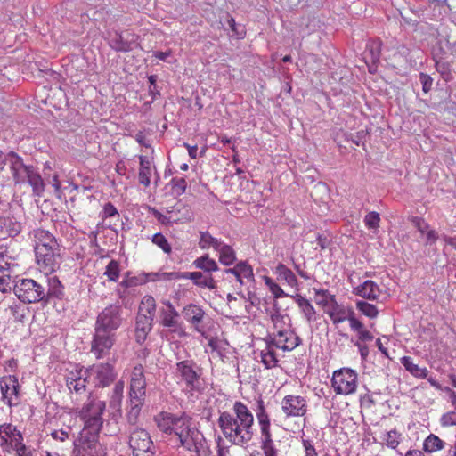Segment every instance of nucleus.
Returning <instances> with one entry per match:
<instances>
[{
  "mask_svg": "<svg viewBox=\"0 0 456 456\" xmlns=\"http://www.w3.org/2000/svg\"><path fill=\"white\" fill-rule=\"evenodd\" d=\"M122 322V306L118 303L109 305L98 314L91 343V352L96 359L110 354L116 341V332Z\"/></svg>",
  "mask_w": 456,
  "mask_h": 456,
  "instance_id": "nucleus-3",
  "label": "nucleus"
},
{
  "mask_svg": "<svg viewBox=\"0 0 456 456\" xmlns=\"http://www.w3.org/2000/svg\"><path fill=\"white\" fill-rule=\"evenodd\" d=\"M19 432L17 427L11 423H4L0 425V436H4L8 440H11Z\"/></svg>",
  "mask_w": 456,
  "mask_h": 456,
  "instance_id": "nucleus-58",
  "label": "nucleus"
},
{
  "mask_svg": "<svg viewBox=\"0 0 456 456\" xmlns=\"http://www.w3.org/2000/svg\"><path fill=\"white\" fill-rule=\"evenodd\" d=\"M400 362L415 378L426 379L428 375V370L426 367L421 368L415 364L411 356H403L400 359Z\"/></svg>",
  "mask_w": 456,
  "mask_h": 456,
  "instance_id": "nucleus-37",
  "label": "nucleus"
},
{
  "mask_svg": "<svg viewBox=\"0 0 456 456\" xmlns=\"http://www.w3.org/2000/svg\"><path fill=\"white\" fill-rule=\"evenodd\" d=\"M325 314H328L335 326L345 321H348L352 331L358 330L363 326V323L356 317L352 307L340 305L338 301L325 309Z\"/></svg>",
  "mask_w": 456,
  "mask_h": 456,
  "instance_id": "nucleus-13",
  "label": "nucleus"
},
{
  "mask_svg": "<svg viewBox=\"0 0 456 456\" xmlns=\"http://www.w3.org/2000/svg\"><path fill=\"white\" fill-rule=\"evenodd\" d=\"M423 236H425V246H433L439 239H441L438 232L431 228L428 229Z\"/></svg>",
  "mask_w": 456,
  "mask_h": 456,
  "instance_id": "nucleus-63",
  "label": "nucleus"
},
{
  "mask_svg": "<svg viewBox=\"0 0 456 456\" xmlns=\"http://www.w3.org/2000/svg\"><path fill=\"white\" fill-rule=\"evenodd\" d=\"M81 421L83 422L84 427L79 433V436L99 437L100 431L103 424V418H93L82 419Z\"/></svg>",
  "mask_w": 456,
  "mask_h": 456,
  "instance_id": "nucleus-32",
  "label": "nucleus"
},
{
  "mask_svg": "<svg viewBox=\"0 0 456 456\" xmlns=\"http://www.w3.org/2000/svg\"><path fill=\"white\" fill-rule=\"evenodd\" d=\"M151 241L167 254L172 251L171 245L161 232L155 233L152 236Z\"/></svg>",
  "mask_w": 456,
  "mask_h": 456,
  "instance_id": "nucleus-54",
  "label": "nucleus"
},
{
  "mask_svg": "<svg viewBox=\"0 0 456 456\" xmlns=\"http://www.w3.org/2000/svg\"><path fill=\"white\" fill-rule=\"evenodd\" d=\"M100 215L102 219H107L115 216H119L117 208L111 202L104 204Z\"/></svg>",
  "mask_w": 456,
  "mask_h": 456,
  "instance_id": "nucleus-62",
  "label": "nucleus"
},
{
  "mask_svg": "<svg viewBox=\"0 0 456 456\" xmlns=\"http://www.w3.org/2000/svg\"><path fill=\"white\" fill-rule=\"evenodd\" d=\"M354 294L368 300H376L379 297L380 289L379 285L371 281L366 280L358 287L354 289Z\"/></svg>",
  "mask_w": 456,
  "mask_h": 456,
  "instance_id": "nucleus-29",
  "label": "nucleus"
},
{
  "mask_svg": "<svg viewBox=\"0 0 456 456\" xmlns=\"http://www.w3.org/2000/svg\"><path fill=\"white\" fill-rule=\"evenodd\" d=\"M445 442L439 438L436 435H428L423 442V450L426 452H435L444 449Z\"/></svg>",
  "mask_w": 456,
  "mask_h": 456,
  "instance_id": "nucleus-41",
  "label": "nucleus"
},
{
  "mask_svg": "<svg viewBox=\"0 0 456 456\" xmlns=\"http://www.w3.org/2000/svg\"><path fill=\"white\" fill-rule=\"evenodd\" d=\"M178 280H191L195 286L203 289H216V282L212 274L202 272H178Z\"/></svg>",
  "mask_w": 456,
  "mask_h": 456,
  "instance_id": "nucleus-23",
  "label": "nucleus"
},
{
  "mask_svg": "<svg viewBox=\"0 0 456 456\" xmlns=\"http://www.w3.org/2000/svg\"><path fill=\"white\" fill-rule=\"evenodd\" d=\"M255 412L260 428V436L272 434L270 417L266 411L265 402L261 397L256 401Z\"/></svg>",
  "mask_w": 456,
  "mask_h": 456,
  "instance_id": "nucleus-28",
  "label": "nucleus"
},
{
  "mask_svg": "<svg viewBox=\"0 0 456 456\" xmlns=\"http://www.w3.org/2000/svg\"><path fill=\"white\" fill-rule=\"evenodd\" d=\"M65 383L70 393L81 395L86 391L91 381L86 373V368L77 364L74 370H69L65 376Z\"/></svg>",
  "mask_w": 456,
  "mask_h": 456,
  "instance_id": "nucleus-17",
  "label": "nucleus"
},
{
  "mask_svg": "<svg viewBox=\"0 0 456 456\" xmlns=\"http://www.w3.org/2000/svg\"><path fill=\"white\" fill-rule=\"evenodd\" d=\"M381 439L388 448L396 450L401 443L402 434L394 428L385 432L382 435Z\"/></svg>",
  "mask_w": 456,
  "mask_h": 456,
  "instance_id": "nucleus-44",
  "label": "nucleus"
},
{
  "mask_svg": "<svg viewBox=\"0 0 456 456\" xmlns=\"http://www.w3.org/2000/svg\"><path fill=\"white\" fill-rule=\"evenodd\" d=\"M21 231V224L13 216H0V235L3 238L15 237Z\"/></svg>",
  "mask_w": 456,
  "mask_h": 456,
  "instance_id": "nucleus-30",
  "label": "nucleus"
},
{
  "mask_svg": "<svg viewBox=\"0 0 456 456\" xmlns=\"http://www.w3.org/2000/svg\"><path fill=\"white\" fill-rule=\"evenodd\" d=\"M105 409L106 403L104 401L95 399L90 395L86 402L84 403L77 411V416L80 420L93 418H102Z\"/></svg>",
  "mask_w": 456,
  "mask_h": 456,
  "instance_id": "nucleus-22",
  "label": "nucleus"
},
{
  "mask_svg": "<svg viewBox=\"0 0 456 456\" xmlns=\"http://www.w3.org/2000/svg\"><path fill=\"white\" fill-rule=\"evenodd\" d=\"M147 282L148 281H166L172 280H178V272H157V273H146Z\"/></svg>",
  "mask_w": 456,
  "mask_h": 456,
  "instance_id": "nucleus-52",
  "label": "nucleus"
},
{
  "mask_svg": "<svg viewBox=\"0 0 456 456\" xmlns=\"http://www.w3.org/2000/svg\"><path fill=\"white\" fill-rule=\"evenodd\" d=\"M271 320L275 329H278L279 325L281 323L285 324L286 320L290 321L289 315L281 314L278 307L273 308V313L271 314Z\"/></svg>",
  "mask_w": 456,
  "mask_h": 456,
  "instance_id": "nucleus-61",
  "label": "nucleus"
},
{
  "mask_svg": "<svg viewBox=\"0 0 456 456\" xmlns=\"http://www.w3.org/2000/svg\"><path fill=\"white\" fill-rule=\"evenodd\" d=\"M87 378L94 388H104L114 382L117 372L113 364L110 362L94 363L86 368Z\"/></svg>",
  "mask_w": 456,
  "mask_h": 456,
  "instance_id": "nucleus-10",
  "label": "nucleus"
},
{
  "mask_svg": "<svg viewBox=\"0 0 456 456\" xmlns=\"http://www.w3.org/2000/svg\"><path fill=\"white\" fill-rule=\"evenodd\" d=\"M30 234L34 240L37 263L45 273L55 272L61 265V245L48 230L37 228Z\"/></svg>",
  "mask_w": 456,
  "mask_h": 456,
  "instance_id": "nucleus-5",
  "label": "nucleus"
},
{
  "mask_svg": "<svg viewBox=\"0 0 456 456\" xmlns=\"http://www.w3.org/2000/svg\"><path fill=\"white\" fill-rule=\"evenodd\" d=\"M153 169L139 168L138 182L144 187H149L151 184V178L153 174Z\"/></svg>",
  "mask_w": 456,
  "mask_h": 456,
  "instance_id": "nucleus-60",
  "label": "nucleus"
},
{
  "mask_svg": "<svg viewBox=\"0 0 456 456\" xmlns=\"http://www.w3.org/2000/svg\"><path fill=\"white\" fill-rule=\"evenodd\" d=\"M354 332H356V338H352L351 343L357 347L361 360L365 362L370 354L369 346L365 343L373 340L374 336L364 325L362 329L354 330Z\"/></svg>",
  "mask_w": 456,
  "mask_h": 456,
  "instance_id": "nucleus-26",
  "label": "nucleus"
},
{
  "mask_svg": "<svg viewBox=\"0 0 456 456\" xmlns=\"http://www.w3.org/2000/svg\"><path fill=\"white\" fill-rule=\"evenodd\" d=\"M227 24L232 31L231 37L240 40L246 37L245 26L243 24L237 23L233 17H228Z\"/></svg>",
  "mask_w": 456,
  "mask_h": 456,
  "instance_id": "nucleus-48",
  "label": "nucleus"
},
{
  "mask_svg": "<svg viewBox=\"0 0 456 456\" xmlns=\"http://www.w3.org/2000/svg\"><path fill=\"white\" fill-rule=\"evenodd\" d=\"M224 273L234 275L240 285L244 284V279L249 282L255 281L253 268L246 260L239 261L234 267L224 269Z\"/></svg>",
  "mask_w": 456,
  "mask_h": 456,
  "instance_id": "nucleus-25",
  "label": "nucleus"
},
{
  "mask_svg": "<svg viewBox=\"0 0 456 456\" xmlns=\"http://www.w3.org/2000/svg\"><path fill=\"white\" fill-rule=\"evenodd\" d=\"M138 36L130 30H113L108 32V44L118 53H127L137 46Z\"/></svg>",
  "mask_w": 456,
  "mask_h": 456,
  "instance_id": "nucleus-15",
  "label": "nucleus"
},
{
  "mask_svg": "<svg viewBox=\"0 0 456 456\" xmlns=\"http://www.w3.org/2000/svg\"><path fill=\"white\" fill-rule=\"evenodd\" d=\"M164 306L159 307L158 322L160 326L167 329V332L176 334L178 338L186 336L183 322L177 310L169 300H163Z\"/></svg>",
  "mask_w": 456,
  "mask_h": 456,
  "instance_id": "nucleus-9",
  "label": "nucleus"
},
{
  "mask_svg": "<svg viewBox=\"0 0 456 456\" xmlns=\"http://www.w3.org/2000/svg\"><path fill=\"white\" fill-rule=\"evenodd\" d=\"M184 319L193 327L194 330L204 334L206 327L203 325V319L206 315L203 308L196 304H188L183 308Z\"/></svg>",
  "mask_w": 456,
  "mask_h": 456,
  "instance_id": "nucleus-21",
  "label": "nucleus"
},
{
  "mask_svg": "<svg viewBox=\"0 0 456 456\" xmlns=\"http://www.w3.org/2000/svg\"><path fill=\"white\" fill-rule=\"evenodd\" d=\"M133 426L130 428L129 436V447L133 452V456H154L155 452L152 450L153 442L150 434L144 428H140Z\"/></svg>",
  "mask_w": 456,
  "mask_h": 456,
  "instance_id": "nucleus-12",
  "label": "nucleus"
},
{
  "mask_svg": "<svg viewBox=\"0 0 456 456\" xmlns=\"http://www.w3.org/2000/svg\"><path fill=\"white\" fill-rule=\"evenodd\" d=\"M411 222L421 235L430 229L429 224L421 216H412Z\"/></svg>",
  "mask_w": 456,
  "mask_h": 456,
  "instance_id": "nucleus-57",
  "label": "nucleus"
},
{
  "mask_svg": "<svg viewBox=\"0 0 456 456\" xmlns=\"http://www.w3.org/2000/svg\"><path fill=\"white\" fill-rule=\"evenodd\" d=\"M120 264L115 259H111L107 265L104 275L107 277L109 281L117 282L120 276Z\"/></svg>",
  "mask_w": 456,
  "mask_h": 456,
  "instance_id": "nucleus-47",
  "label": "nucleus"
},
{
  "mask_svg": "<svg viewBox=\"0 0 456 456\" xmlns=\"http://www.w3.org/2000/svg\"><path fill=\"white\" fill-rule=\"evenodd\" d=\"M169 185L171 186L172 194L180 197L185 193L187 189V181L184 177H173Z\"/></svg>",
  "mask_w": 456,
  "mask_h": 456,
  "instance_id": "nucleus-49",
  "label": "nucleus"
},
{
  "mask_svg": "<svg viewBox=\"0 0 456 456\" xmlns=\"http://www.w3.org/2000/svg\"><path fill=\"white\" fill-rule=\"evenodd\" d=\"M265 342V348L260 352V362L265 369L271 370L279 366V358L275 352L276 348L273 346H271L268 341Z\"/></svg>",
  "mask_w": 456,
  "mask_h": 456,
  "instance_id": "nucleus-34",
  "label": "nucleus"
},
{
  "mask_svg": "<svg viewBox=\"0 0 456 456\" xmlns=\"http://www.w3.org/2000/svg\"><path fill=\"white\" fill-rule=\"evenodd\" d=\"M24 183H28L31 186L34 195L37 197L43 195L45 191V183L42 176L34 167L28 172V175H25Z\"/></svg>",
  "mask_w": 456,
  "mask_h": 456,
  "instance_id": "nucleus-33",
  "label": "nucleus"
},
{
  "mask_svg": "<svg viewBox=\"0 0 456 456\" xmlns=\"http://www.w3.org/2000/svg\"><path fill=\"white\" fill-rule=\"evenodd\" d=\"M216 456H229L230 446L224 445L223 438L219 436L216 438Z\"/></svg>",
  "mask_w": 456,
  "mask_h": 456,
  "instance_id": "nucleus-64",
  "label": "nucleus"
},
{
  "mask_svg": "<svg viewBox=\"0 0 456 456\" xmlns=\"http://www.w3.org/2000/svg\"><path fill=\"white\" fill-rule=\"evenodd\" d=\"M202 375V367L192 359L182 360L175 363L177 383L184 386L191 395L200 394L204 390Z\"/></svg>",
  "mask_w": 456,
  "mask_h": 456,
  "instance_id": "nucleus-7",
  "label": "nucleus"
},
{
  "mask_svg": "<svg viewBox=\"0 0 456 456\" xmlns=\"http://www.w3.org/2000/svg\"><path fill=\"white\" fill-rule=\"evenodd\" d=\"M195 445V447L192 446V448L185 450L195 452L192 456H209L211 454L209 444L205 436L201 437L199 444H196Z\"/></svg>",
  "mask_w": 456,
  "mask_h": 456,
  "instance_id": "nucleus-53",
  "label": "nucleus"
},
{
  "mask_svg": "<svg viewBox=\"0 0 456 456\" xmlns=\"http://www.w3.org/2000/svg\"><path fill=\"white\" fill-rule=\"evenodd\" d=\"M334 391L338 395H351L357 387V373L351 369L335 370L331 379Z\"/></svg>",
  "mask_w": 456,
  "mask_h": 456,
  "instance_id": "nucleus-14",
  "label": "nucleus"
},
{
  "mask_svg": "<svg viewBox=\"0 0 456 456\" xmlns=\"http://www.w3.org/2000/svg\"><path fill=\"white\" fill-rule=\"evenodd\" d=\"M13 292L24 304L40 303L46 306L65 298V288L57 276L46 277L43 281L34 279H18L13 285Z\"/></svg>",
  "mask_w": 456,
  "mask_h": 456,
  "instance_id": "nucleus-2",
  "label": "nucleus"
},
{
  "mask_svg": "<svg viewBox=\"0 0 456 456\" xmlns=\"http://www.w3.org/2000/svg\"><path fill=\"white\" fill-rule=\"evenodd\" d=\"M75 456H105L106 449L99 442V437H83L74 442Z\"/></svg>",
  "mask_w": 456,
  "mask_h": 456,
  "instance_id": "nucleus-18",
  "label": "nucleus"
},
{
  "mask_svg": "<svg viewBox=\"0 0 456 456\" xmlns=\"http://www.w3.org/2000/svg\"><path fill=\"white\" fill-rule=\"evenodd\" d=\"M145 313L139 312L135 318L134 337L138 344L145 342L148 334L152 330L153 316L156 311V302L153 297L145 296L142 300Z\"/></svg>",
  "mask_w": 456,
  "mask_h": 456,
  "instance_id": "nucleus-8",
  "label": "nucleus"
},
{
  "mask_svg": "<svg viewBox=\"0 0 456 456\" xmlns=\"http://www.w3.org/2000/svg\"><path fill=\"white\" fill-rule=\"evenodd\" d=\"M147 382L144 375V368L142 364L135 365L131 372L128 387V401L126 419L130 426L138 423L142 408L146 401Z\"/></svg>",
  "mask_w": 456,
  "mask_h": 456,
  "instance_id": "nucleus-6",
  "label": "nucleus"
},
{
  "mask_svg": "<svg viewBox=\"0 0 456 456\" xmlns=\"http://www.w3.org/2000/svg\"><path fill=\"white\" fill-rule=\"evenodd\" d=\"M222 241V240L213 237L208 231L200 232L199 247L201 249L213 248L216 250V248L219 247V244H221Z\"/></svg>",
  "mask_w": 456,
  "mask_h": 456,
  "instance_id": "nucleus-42",
  "label": "nucleus"
},
{
  "mask_svg": "<svg viewBox=\"0 0 456 456\" xmlns=\"http://www.w3.org/2000/svg\"><path fill=\"white\" fill-rule=\"evenodd\" d=\"M125 383L123 380L116 382L110 396V403L111 406H120L123 400Z\"/></svg>",
  "mask_w": 456,
  "mask_h": 456,
  "instance_id": "nucleus-50",
  "label": "nucleus"
},
{
  "mask_svg": "<svg viewBox=\"0 0 456 456\" xmlns=\"http://www.w3.org/2000/svg\"><path fill=\"white\" fill-rule=\"evenodd\" d=\"M314 292V299L317 305H321L324 310L333 305L337 299L336 296L329 289H313Z\"/></svg>",
  "mask_w": 456,
  "mask_h": 456,
  "instance_id": "nucleus-38",
  "label": "nucleus"
},
{
  "mask_svg": "<svg viewBox=\"0 0 456 456\" xmlns=\"http://www.w3.org/2000/svg\"><path fill=\"white\" fill-rule=\"evenodd\" d=\"M9 310L14 322H24L26 314L28 313V308L17 302H13V304L9 305Z\"/></svg>",
  "mask_w": 456,
  "mask_h": 456,
  "instance_id": "nucleus-51",
  "label": "nucleus"
},
{
  "mask_svg": "<svg viewBox=\"0 0 456 456\" xmlns=\"http://www.w3.org/2000/svg\"><path fill=\"white\" fill-rule=\"evenodd\" d=\"M223 436L233 445L246 447L255 435L254 416L249 408L236 401L232 411H222L217 419Z\"/></svg>",
  "mask_w": 456,
  "mask_h": 456,
  "instance_id": "nucleus-1",
  "label": "nucleus"
},
{
  "mask_svg": "<svg viewBox=\"0 0 456 456\" xmlns=\"http://www.w3.org/2000/svg\"><path fill=\"white\" fill-rule=\"evenodd\" d=\"M273 273L277 275L278 280L284 281L289 286L295 287L297 285L298 281L296 275L284 264L279 263Z\"/></svg>",
  "mask_w": 456,
  "mask_h": 456,
  "instance_id": "nucleus-39",
  "label": "nucleus"
},
{
  "mask_svg": "<svg viewBox=\"0 0 456 456\" xmlns=\"http://www.w3.org/2000/svg\"><path fill=\"white\" fill-rule=\"evenodd\" d=\"M9 164L13 180L16 183H24V177L33 167L31 165H25L23 159L15 151L5 153L4 166Z\"/></svg>",
  "mask_w": 456,
  "mask_h": 456,
  "instance_id": "nucleus-20",
  "label": "nucleus"
},
{
  "mask_svg": "<svg viewBox=\"0 0 456 456\" xmlns=\"http://www.w3.org/2000/svg\"><path fill=\"white\" fill-rule=\"evenodd\" d=\"M356 309L370 319H375L379 315L377 306L364 300L356 301Z\"/></svg>",
  "mask_w": 456,
  "mask_h": 456,
  "instance_id": "nucleus-46",
  "label": "nucleus"
},
{
  "mask_svg": "<svg viewBox=\"0 0 456 456\" xmlns=\"http://www.w3.org/2000/svg\"><path fill=\"white\" fill-rule=\"evenodd\" d=\"M260 448L265 456H278V449L274 444L272 434L260 436Z\"/></svg>",
  "mask_w": 456,
  "mask_h": 456,
  "instance_id": "nucleus-43",
  "label": "nucleus"
},
{
  "mask_svg": "<svg viewBox=\"0 0 456 456\" xmlns=\"http://www.w3.org/2000/svg\"><path fill=\"white\" fill-rule=\"evenodd\" d=\"M440 425L442 427H445V428L456 426V411H450L444 413L440 417Z\"/></svg>",
  "mask_w": 456,
  "mask_h": 456,
  "instance_id": "nucleus-59",
  "label": "nucleus"
},
{
  "mask_svg": "<svg viewBox=\"0 0 456 456\" xmlns=\"http://www.w3.org/2000/svg\"><path fill=\"white\" fill-rule=\"evenodd\" d=\"M281 404L282 412L287 418L303 417L307 412V401L301 395H285Z\"/></svg>",
  "mask_w": 456,
  "mask_h": 456,
  "instance_id": "nucleus-19",
  "label": "nucleus"
},
{
  "mask_svg": "<svg viewBox=\"0 0 456 456\" xmlns=\"http://www.w3.org/2000/svg\"><path fill=\"white\" fill-rule=\"evenodd\" d=\"M432 55L445 59L448 55H456V41L450 42L448 35L441 36L433 47Z\"/></svg>",
  "mask_w": 456,
  "mask_h": 456,
  "instance_id": "nucleus-27",
  "label": "nucleus"
},
{
  "mask_svg": "<svg viewBox=\"0 0 456 456\" xmlns=\"http://www.w3.org/2000/svg\"><path fill=\"white\" fill-rule=\"evenodd\" d=\"M20 388L17 376L9 374L0 378L2 401L10 408L20 403Z\"/></svg>",
  "mask_w": 456,
  "mask_h": 456,
  "instance_id": "nucleus-16",
  "label": "nucleus"
},
{
  "mask_svg": "<svg viewBox=\"0 0 456 456\" xmlns=\"http://www.w3.org/2000/svg\"><path fill=\"white\" fill-rule=\"evenodd\" d=\"M154 422L159 430L167 436H174L179 445L191 449L199 444L203 433L192 424V417L185 412L172 413L162 411L154 416Z\"/></svg>",
  "mask_w": 456,
  "mask_h": 456,
  "instance_id": "nucleus-4",
  "label": "nucleus"
},
{
  "mask_svg": "<svg viewBox=\"0 0 456 456\" xmlns=\"http://www.w3.org/2000/svg\"><path fill=\"white\" fill-rule=\"evenodd\" d=\"M433 60L435 61L436 69L440 73L442 78L445 81L450 80L452 78L451 65L446 61V59L433 56Z\"/></svg>",
  "mask_w": 456,
  "mask_h": 456,
  "instance_id": "nucleus-45",
  "label": "nucleus"
},
{
  "mask_svg": "<svg viewBox=\"0 0 456 456\" xmlns=\"http://www.w3.org/2000/svg\"><path fill=\"white\" fill-rule=\"evenodd\" d=\"M364 224L368 229H377L379 227L380 216L376 211L369 212L364 216Z\"/></svg>",
  "mask_w": 456,
  "mask_h": 456,
  "instance_id": "nucleus-55",
  "label": "nucleus"
},
{
  "mask_svg": "<svg viewBox=\"0 0 456 456\" xmlns=\"http://www.w3.org/2000/svg\"><path fill=\"white\" fill-rule=\"evenodd\" d=\"M147 283L146 273L138 275H133L131 272H126L124 275L120 286L126 289L141 286Z\"/></svg>",
  "mask_w": 456,
  "mask_h": 456,
  "instance_id": "nucleus-40",
  "label": "nucleus"
},
{
  "mask_svg": "<svg viewBox=\"0 0 456 456\" xmlns=\"http://www.w3.org/2000/svg\"><path fill=\"white\" fill-rule=\"evenodd\" d=\"M216 251L218 253L219 262L225 266H231L237 260L234 248L224 241H222L221 244H219V247L216 248Z\"/></svg>",
  "mask_w": 456,
  "mask_h": 456,
  "instance_id": "nucleus-35",
  "label": "nucleus"
},
{
  "mask_svg": "<svg viewBox=\"0 0 456 456\" xmlns=\"http://www.w3.org/2000/svg\"><path fill=\"white\" fill-rule=\"evenodd\" d=\"M382 48V41L379 38L369 39L365 45L363 58L369 66V71L373 72L372 67H377L379 62Z\"/></svg>",
  "mask_w": 456,
  "mask_h": 456,
  "instance_id": "nucleus-24",
  "label": "nucleus"
},
{
  "mask_svg": "<svg viewBox=\"0 0 456 456\" xmlns=\"http://www.w3.org/2000/svg\"><path fill=\"white\" fill-rule=\"evenodd\" d=\"M264 340L282 352H291L302 344L301 338L294 330L285 327L268 333Z\"/></svg>",
  "mask_w": 456,
  "mask_h": 456,
  "instance_id": "nucleus-11",
  "label": "nucleus"
},
{
  "mask_svg": "<svg viewBox=\"0 0 456 456\" xmlns=\"http://www.w3.org/2000/svg\"><path fill=\"white\" fill-rule=\"evenodd\" d=\"M192 265L203 271L207 274H211L213 272L219 270V266L215 259L211 258L208 254L197 257L192 262Z\"/></svg>",
  "mask_w": 456,
  "mask_h": 456,
  "instance_id": "nucleus-36",
  "label": "nucleus"
},
{
  "mask_svg": "<svg viewBox=\"0 0 456 456\" xmlns=\"http://www.w3.org/2000/svg\"><path fill=\"white\" fill-rule=\"evenodd\" d=\"M157 75L148 76V82L150 84L148 87V94L152 98L153 101H155L158 97L160 96V91L158 89L157 86Z\"/></svg>",
  "mask_w": 456,
  "mask_h": 456,
  "instance_id": "nucleus-56",
  "label": "nucleus"
},
{
  "mask_svg": "<svg viewBox=\"0 0 456 456\" xmlns=\"http://www.w3.org/2000/svg\"><path fill=\"white\" fill-rule=\"evenodd\" d=\"M291 298L297 303L300 312L304 314L308 323H312L317 320L316 310L310 300L300 294L292 295Z\"/></svg>",
  "mask_w": 456,
  "mask_h": 456,
  "instance_id": "nucleus-31",
  "label": "nucleus"
}]
</instances>
